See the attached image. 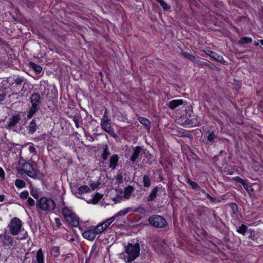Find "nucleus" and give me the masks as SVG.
Instances as JSON below:
<instances>
[{"mask_svg": "<svg viewBox=\"0 0 263 263\" xmlns=\"http://www.w3.org/2000/svg\"><path fill=\"white\" fill-rule=\"evenodd\" d=\"M100 184V183L98 181L90 183V186L92 190L97 189Z\"/></svg>", "mask_w": 263, "mask_h": 263, "instance_id": "nucleus-42", "label": "nucleus"}, {"mask_svg": "<svg viewBox=\"0 0 263 263\" xmlns=\"http://www.w3.org/2000/svg\"><path fill=\"white\" fill-rule=\"evenodd\" d=\"M36 207L37 210H40L46 212H50L55 208V202L49 198L42 197L36 202Z\"/></svg>", "mask_w": 263, "mask_h": 263, "instance_id": "nucleus-2", "label": "nucleus"}, {"mask_svg": "<svg viewBox=\"0 0 263 263\" xmlns=\"http://www.w3.org/2000/svg\"><path fill=\"white\" fill-rule=\"evenodd\" d=\"M159 189H161V187L156 186L153 189L150 194L147 197V200L148 201H152L156 198Z\"/></svg>", "mask_w": 263, "mask_h": 263, "instance_id": "nucleus-17", "label": "nucleus"}, {"mask_svg": "<svg viewBox=\"0 0 263 263\" xmlns=\"http://www.w3.org/2000/svg\"><path fill=\"white\" fill-rule=\"evenodd\" d=\"M182 104L183 101L182 100H174L169 102L168 106L169 108L173 109Z\"/></svg>", "mask_w": 263, "mask_h": 263, "instance_id": "nucleus-19", "label": "nucleus"}, {"mask_svg": "<svg viewBox=\"0 0 263 263\" xmlns=\"http://www.w3.org/2000/svg\"><path fill=\"white\" fill-rule=\"evenodd\" d=\"M205 195L208 198H209L211 195H210L208 193H206V194H205Z\"/></svg>", "mask_w": 263, "mask_h": 263, "instance_id": "nucleus-57", "label": "nucleus"}, {"mask_svg": "<svg viewBox=\"0 0 263 263\" xmlns=\"http://www.w3.org/2000/svg\"><path fill=\"white\" fill-rule=\"evenodd\" d=\"M215 138L214 133H211L208 136V140L210 142H213L214 139Z\"/></svg>", "mask_w": 263, "mask_h": 263, "instance_id": "nucleus-44", "label": "nucleus"}, {"mask_svg": "<svg viewBox=\"0 0 263 263\" xmlns=\"http://www.w3.org/2000/svg\"><path fill=\"white\" fill-rule=\"evenodd\" d=\"M41 97L38 93H33L30 98V101L31 103V107L27 114V118L30 119L40 109V104L41 103Z\"/></svg>", "mask_w": 263, "mask_h": 263, "instance_id": "nucleus-4", "label": "nucleus"}, {"mask_svg": "<svg viewBox=\"0 0 263 263\" xmlns=\"http://www.w3.org/2000/svg\"><path fill=\"white\" fill-rule=\"evenodd\" d=\"M81 117L79 114H76L75 115L73 116V121L75 123L76 126L77 128H79L80 127L79 125V122L81 119Z\"/></svg>", "mask_w": 263, "mask_h": 263, "instance_id": "nucleus-27", "label": "nucleus"}, {"mask_svg": "<svg viewBox=\"0 0 263 263\" xmlns=\"http://www.w3.org/2000/svg\"><path fill=\"white\" fill-rule=\"evenodd\" d=\"M110 167L115 168V155H113L110 158Z\"/></svg>", "mask_w": 263, "mask_h": 263, "instance_id": "nucleus-35", "label": "nucleus"}, {"mask_svg": "<svg viewBox=\"0 0 263 263\" xmlns=\"http://www.w3.org/2000/svg\"><path fill=\"white\" fill-rule=\"evenodd\" d=\"M116 180L119 183H122L123 181V176L121 175V174H118L116 176Z\"/></svg>", "mask_w": 263, "mask_h": 263, "instance_id": "nucleus-45", "label": "nucleus"}, {"mask_svg": "<svg viewBox=\"0 0 263 263\" xmlns=\"http://www.w3.org/2000/svg\"><path fill=\"white\" fill-rule=\"evenodd\" d=\"M27 82V80L22 76H17L16 78L13 79V82L11 84V85H14L15 87H20L22 85H23V87L21 89V91H23L24 89V86Z\"/></svg>", "mask_w": 263, "mask_h": 263, "instance_id": "nucleus-9", "label": "nucleus"}, {"mask_svg": "<svg viewBox=\"0 0 263 263\" xmlns=\"http://www.w3.org/2000/svg\"><path fill=\"white\" fill-rule=\"evenodd\" d=\"M242 185L243 187L247 191H249V185L247 183L246 180L243 183Z\"/></svg>", "mask_w": 263, "mask_h": 263, "instance_id": "nucleus-49", "label": "nucleus"}, {"mask_svg": "<svg viewBox=\"0 0 263 263\" xmlns=\"http://www.w3.org/2000/svg\"><path fill=\"white\" fill-rule=\"evenodd\" d=\"M234 180L241 183V184H243V183L246 181L244 179H242V178H240L239 177H236L235 178H234Z\"/></svg>", "mask_w": 263, "mask_h": 263, "instance_id": "nucleus-47", "label": "nucleus"}, {"mask_svg": "<svg viewBox=\"0 0 263 263\" xmlns=\"http://www.w3.org/2000/svg\"><path fill=\"white\" fill-rule=\"evenodd\" d=\"M63 215L65 221L72 226L76 227L79 224V218L68 207L65 206L62 210Z\"/></svg>", "mask_w": 263, "mask_h": 263, "instance_id": "nucleus-3", "label": "nucleus"}, {"mask_svg": "<svg viewBox=\"0 0 263 263\" xmlns=\"http://www.w3.org/2000/svg\"><path fill=\"white\" fill-rule=\"evenodd\" d=\"M115 216H112L111 217L106 219L104 222L102 223L103 224L104 227L106 229L111 224V223L115 220Z\"/></svg>", "mask_w": 263, "mask_h": 263, "instance_id": "nucleus-25", "label": "nucleus"}, {"mask_svg": "<svg viewBox=\"0 0 263 263\" xmlns=\"http://www.w3.org/2000/svg\"><path fill=\"white\" fill-rule=\"evenodd\" d=\"M93 230L97 235L98 234L102 233L106 229L104 227L103 224L102 223H100L97 225Z\"/></svg>", "mask_w": 263, "mask_h": 263, "instance_id": "nucleus-22", "label": "nucleus"}, {"mask_svg": "<svg viewBox=\"0 0 263 263\" xmlns=\"http://www.w3.org/2000/svg\"><path fill=\"white\" fill-rule=\"evenodd\" d=\"M15 185L18 188H22L26 186V183L24 181L21 179H16L15 181Z\"/></svg>", "mask_w": 263, "mask_h": 263, "instance_id": "nucleus-28", "label": "nucleus"}, {"mask_svg": "<svg viewBox=\"0 0 263 263\" xmlns=\"http://www.w3.org/2000/svg\"><path fill=\"white\" fill-rule=\"evenodd\" d=\"M55 222L57 227L58 228H60L61 226H62V223H61V220H60V218H55Z\"/></svg>", "mask_w": 263, "mask_h": 263, "instance_id": "nucleus-46", "label": "nucleus"}, {"mask_svg": "<svg viewBox=\"0 0 263 263\" xmlns=\"http://www.w3.org/2000/svg\"><path fill=\"white\" fill-rule=\"evenodd\" d=\"M112 200L115 201V198H114Z\"/></svg>", "mask_w": 263, "mask_h": 263, "instance_id": "nucleus-64", "label": "nucleus"}, {"mask_svg": "<svg viewBox=\"0 0 263 263\" xmlns=\"http://www.w3.org/2000/svg\"><path fill=\"white\" fill-rule=\"evenodd\" d=\"M254 45H255V46H258V42H255V43H254Z\"/></svg>", "mask_w": 263, "mask_h": 263, "instance_id": "nucleus-60", "label": "nucleus"}, {"mask_svg": "<svg viewBox=\"0 0 263 263\" xmlns=\"http://www.w3.org/2000/svg\"><path fill=\"white\" fill-rule=\"evenodd\" d=\"M131 211L130 208H127L123 210H121L117 214H116V217L119 216L125 215Z\"/></svg>", "mask_w": 263, "mask_h": 263, "instance_id": "nucleus-30", "label": "nucleus"}, {"mask_svg": "<svg viewBox=\"0 0 263 263\" xmlns=\"http://www.w3.org/2000/svg\"><path fill=\"white\" fill-rule=\"evenodd\" d=\"M138 120L143 126L145 127L146 130H149L150 129L151 124L148 119L145 118L140 117L138 118Z\"/></svg>", "mask_w": 263, "mask_h": 263, "instance_id": "nucleus-18", "label": "nucleus"}, {"mask_svg": "<svg viewBox=\"0 0 263 263\" xmlns=\"http://www.w3.org/2000/svg\"><path fill=\"white\" fill-rule=\"evenodd\" d=\"M5 199V196L4 195H0V201L2 202Z\"/></svg>", "mask_w": 263, "mask_h": 263, "instance_id": "nucleus-52", "label": "nucleus"}, {"mask_svg": "<svg viewBox=\"0 0 263 263\" xmlns=\"http://www.w3.org/2000/svg\"><path fill=\"white\" fill-rule=\"evenodd\" d=\"M187 182L191 185V186L192 187V188L193 189H199V186L198 185V184L193 181H192L191 179H187Z\"/></svg>", "mask_w": 263, "mask_h": 263, "instance_id": "nucleus-33", "label": "nucleus"}, {"mask_svg": "<svg viewBox=\"0 0 263 263\" xmlns=\"http://www.w3.org/2000/svg\"><path fill=\"white\" fill-rule=\"evenodd\" d=\"M29 193L27 191H24L21 193L20 197L22 199H27L28 198Z\"/></svg>", "mask_w": 263, "mask_h": 263, "instance_id": "nucleus-38", "label": "nucleus"}, {"mask_svg": "<svg viewBox=\"0 0 263 263\" xmlns=\"http://www.w3.org/2000/svg\"><path fill=\"white\" fill-rule=\"evenodd\" d=\"M110 135L112 137L115 138V133H109Z\"/></svg>", "mask_w": 263, "mask_h": 263, "instance_id": "nucleus-55", "label": "nucleus"}, {"mask_svg": "<svg viewBox=\"0 0 263 263\" xmlns=\"http://www.w3.org/2000/svg\"><path fill=\"white\" fill-rule=\"evenodd\" d=\"M183 55L187 58V59L192 60V61H194L195 59V57L191 55L190 53H188V52H184L183 53Z\"/></svg>", "mask_w": 263, "mask_h": 263, "instance_id": "nucleus-39", "label": "nucleus"}, {"mask_svg": "<svg viewBox=\"0 0 263 263\" xmlns=\"http://www.w3.org/2000/svg\"><path fill=\"white\" fill-rule=\"evenodd\" d=\"M36 258L37 263H44L43 253L41 249L37 252Z\"/></svg>", "mask_w": 263, "mask_h": 263, "instance_id": "nucleus-21", "label": "nucleus"}, {"mask_svg": "<svg viewBox=\"0 0 263 263\" xmlns=\"http://www.w3.org/2000/svg\"><path fill=\"white\" fill-rule=\"evenodd\" d=\"M125 248V255L124 256L126 258L127 262H132L139 256L140 249L138 243L134 245L128 243Z\"/></svg>", "mask_w": 263, "mask_h": 263, "instance_id": "nucleus-1", "label": "nucleus"}, {"mask_svg": "<svg viewBox=\"0 0 263 263\" xmlns=\"http://www.w3.org/2000/svg\"><path fill=\"white\" fill-rule=\"evenodd\" d=\"M99 75H100V76H101V80H102V76H102V73H101V72H99Z\"/></svg>", "mask_w": 263, "mask_h": 263, "instance_id": "nucleus-61", "label": "nucleus"}, {"mask_svg": "<svg viewBox=\"0 0 263 263\" xmlns=\"http://www.w3.org/2000/svg\"><path fill=\"white\" fill-rule=\"evenodd\" d=\"M0 177H2L3 178L5 177V173L3 170V169L0 167Z\"/></svg>", "mask_w": 263, "mask_h": 263, "instance_id": "nucleus-50", "label": "nucleus"}, {"mask_svg": "<svg viewBox=\"0 0 263 263\" xmlns=\"http://www.w3.org/2000/svg\"><path fill=\"white\" fill-rule=\"evenodd\" d=\"M28 236V235H27V233L26 232L23 236V237H20V239H25L27 238V237Z\"/></svg>", "mask_w": 263, "mask_h": 263, "instance_id": "nucleus-51", "label": "nucleus"}, {"mask_svg": "<svg viewBox=\"0 0 263 263\" xmlns=\"http://www.w3.org/2000/svg\"><path fill=\"white\" fill-rule=\"evenodd\" d=\"M35 164L30 163L28 162L24 163L22 164L23 171L30 177L33 179L38 178V174L34 167Z\"/></svg>", "mask_w": 263, "mask_h": 263, "instance_id": "nucleus-8", "label": "nucleus"}, {"mask_svg": "<svg viewBox=\"0 0 263 263\" xmlns=\"http://www.w3.org/2000/svg\"><path fill=\"white\" fill-rule=\"evenodd\" d=\"M231 208L232 209L233 213H236L237 211V205L235 203H231L230 204Z\"/></svg>", "mask_w": 263, "mask_h": 263, "instance_id": "nucleus-41", "label": "nucleus"}, {"mask_svg": "<svg viewBox=\"0 0 263 263\" xmlns=\"http://www.w3.org/2000/svg\"><path fill=\"white\" fill-rule=\"evenodd\" d=\"M21 119V115L19 114L14 115L11 118H9V122L6 125L7 127L11 128L12 127L15 126Z\"/></svg>", "mask_w": 263, "mask_h": 263, "instance_id": "nucleus-10", "label": "nucleus"}, {"mask_svg": "<svg viewBox=\"0 0 263 263\" xmlns=\"http://www.w3.org/2000/svg\"><path fill=\"white\" fill-rule=\"evenodd\" d=\"M36 124L34 121V120H33L29 124V132H35L36 130Z\"/></svg>", "mask_w": 263, "mask_h": 263, "instance_id": "nucleus-32", "label": "nucleus"}, {"mask_svg": "<svg viewBox=\"0 0 263 263\" xmlns=\"http://www.w3.org/2000/svg\"><path fill=\"white\" fill-rule=\"evenodd\" d=\"M206 53L208 55H210L211 58H212L214 60L217 62L223 63L224 61L222 56L218 54L217 53L213 51H212L211 50H208L206 52Z\"/></svg>", "mask_w": 263, "mask_h": 263, "instance_id": "nucleus-13", "label": "nucleus"}, {"mask_svg": "<svg viewBox=\"0 0 263 263\" xmlns=\"http://www.w3.org/2000/svg\"><path fill=\"white\" fill-rule=\"evenodd\" d=\"M29 65L37 73H40L42 71V67L33 62H29Z\"/></svg>", "mask_w": 263, "mask_h": 263, "instance_id": "nucleus-20", "label": "nucleus"}, {"mask_svg": "<svg viewBox=\"0 0 263 263\" xmlns=\"http://www.w3.org/2000/svg\"><path fill=\"white\" fill-rule=\"evenodd\" d=\"M110 120L108 119L106 117L104 116L101 121L102 128L105 132H110Z\"/></svg>", "mask_w": 263, "mask_h": 263, "instance_id": "nucleus-12", "label": "nucleus"}, {"mask_svg": "<svg viewBox=\"0 0 263 263\" xmlns=\"http://www.w3.org/2000/svg\"><path fill=\"white\" fill-rule=\"evenodd\" d=\"M143 183L144 187H148L151 186V181L149 175H145L143 176Z\"/></svg>", "mask_w": 263, "mask_h": 263, "instance_id": "nucleus-23", "label": "nucleus"}, {"mask_svg": "<svg viewBox=\"0 0 263 263\" xmlns=\"http://www.w3.org/2000/svg\"><path fill=\"white\" fill-rule=\"evenodd\" d=\"M31 195L35 199L39 198L40 196V193L37 189H32L30 191Z\"/></svg>", "mask_w": 263, "mask_h": 263, "instance_id": "nucleus-29", "label": "nucleus"}, {"mask_svg": "<svg viewBox=\"0 0 263 263\" xmlns=\"http://www.w3.org/2000/svg\"><path fill=\"white\" fill-rule=\"evenodd\" d=\"M22 226V221L18 218L14 217L11 219L8 227L11 234L16 235L20 232Z\"/></svg>", "mask_w": 263, "mask_h": 263, "instance_id": "nucleus-6", "label": "nucleus"}, {"mask_svg": "<svg viewBox=\"0 0 263 263\" xmlns=\"http://www.w3.org/2000/svg\"><path fill=\"white\" fill-rule=\"evenodd\" d=\"M51 255L58 257L60 254V248L59 247H53L51 251Z\"/></svg>", "mask_w": 263, "mask_h": 263, "instance_id": "nucleus-26", "label": "nucleus"}, {"mask_svg": "<svg viewBox=\"0 0 263 263\" xmlns=\"http://www.w3.org/2000/svg\"><path fill=\"white\" fill-rule=\"evenodd\" d=\"M158 3H160L161 6L162 7L163 9L168 10L170 9V7L167 5L163 0H156Z\"/></svg>", "mask_w": 263, "mask_h": 263, "instance_id": "nucleus-37", "label": "nucleus"}, {"mask_svg": "<svg viewBox=\"0 0 263 263\" xmlns=\"http://www.w3.org/2000/svg\"><path fill=\"white\" fill-rule=\"evenodd\" d=\"M82 235L84 238L92 241L96 238L97 234L92 229L84 231Z\"/></svg>", "mask_w": 263, "mask_h": 263, "instance_id": "nucleus-11", "label": "nucleus"}, {"mask_svg": "<svg viewBox=\"0 0 263 263\" xmlns=\"http://www.w3.org/2000/svg\"><path fill=\"white\" fill-rule=\"evenodd\" d=\"M109 155H110V153L108 151L107 147H106L105 148H104L103 153L102 154L103 159L104 160H106L108 158Z\"/></svg>", "mask_w": 263, "mask_h": 263, "instance_id": "nucleus-36", "label": "nucleus"}, {"mask_svg": "<svg viewBox=\"0 0 263 263\" xmlns=\"http://www.w3.org/2000/svg\"><path fill=\"white\" fill-rule=\"evenodd\" d=\"M141 150V148L140 146H137L135 148L134 153L130 158V161L133 162L138 161Z\"/></svg>", "mask_w": 263, "mask_h": 263, "instance_id": "nucleus-14", "label": "nucleus"}, {"mask_svg": "<svg viewBox=\"0 0 263 263\" xmlns=\"http://www.w3.org/2000/svg\"><path fill=\"white\" fill-rule=\"evenodd\" d=\"M83 133L84 134L85 137H86L87 138H88L87 135H88L89 133L85 132V133Z\"/></svg>", "mask_w": 263, "mask_h": 263, "instance_id": "nucleus-56", "label": "nucleus"}, {"mask_svg": "<svg viewBox=\"0 0 263 263\" xmlns=\"http://www.w3.org/2000/svg\"><path fill=\"white\" fill-rule=\"evenodd\" d=\"M92 137H90V139L89 140L90 141V140H92Z\"/></svg>", "mask_w": 263, "mask_h": 263, "instance_id": "nucleus-63", "label": "nucleus"}, {"mask_svg": "<svg viewBox=\"0 0 263 263\" xmlns=\"http://www.w3.org/2000/svg\"><path fill=\"white\" fill-rule=\"evenodd\" d=\"M259 42L260 43V44H261V45H263V40H260V41H259Z\"/></svg>", "mask_w": 263, "mask_h": 263, "instance_id": "nucleus-58", "label": "nucleus"}, {"mask_svg": "<svg viewBox=\"0 0 263 263\" xmlns=\"http://www.w3.org/2000/svg\"><path fill=\"white\" fill-rule=\"evenodd\" d=\"M177 136L183 137H189L191 139H192L191 135L188 133H178Z\"/></svg>", "mask_w": 263, "mask_h": 263, "instance_id": "nucleus-40", "label": "nucleus"}, {"mask_svg": "<svg viewBox=\"0 0 263 263\" xmlns=\"http://www.w3.org/2000/svg\"><path fill=\"white\" fill-rule=\"evenodd\" d=\"M27 203L29 205L32 206L34 205L35 201L32 198L29 197L28 198Z\"/></svg>", "mask_w": 263, "mask_h": 263, "instance_id": "nucleus-43", "label": "nucleus"}, {"mask_svg": "<svg viewBox=\"0 0 263 263\" xmlns=\"http://www.w3.org/2000/svg\"><path fill=\"white\" fill-rule=\"evenodd\" d=\"M7 89L5 87L0 88V102L4 101L7 96Z\"/></svg>", "mask_w": 263, "mask_h": 263, "instance_id": "nucleus-24", "label": "nucleus"}, {"mask_svg": "<svg viewBox=\"0 0 263 263\" xmlns=\"http://www.w3.org/2000/svg\"><path fill=\"white\" fill-rule=\"evenodd\" d=\"M90 190L87 185H83L79 187L76 191V195L77 197H80V196L83 194L90 192Z\"/></svg>", "mask_w": 263, "mask_h": 263, "instance_id": "nucleus-16", "label": "nucleus"}, {"mask_svg": "<svg viewBox=\"0 0 263 263\" xmlns=\"http://www.w3.org/2000/svg\"><path fill=\"white\" fill-rule=\"evenodd\" d=\"M252 41V40L250 37H243L240 41V43H241V44H243L246 43H251Z\"/></svg>", "mask_w": 263, "mask_h": 263, "instance_id": "nucleus-34", "label": "nucleus"}, {"mask_svg": "<svg viewBox=\"0 0 263 263\" xmlns=\"http://www.w3.org/2000/svg\"><path fill=\"white\" fill-rule=\"evenodd\" d=\"M247 230V227L243 224H242L237 230V231L240 234L245 235Z\"/></svg>", "mask_w": 263, "mask_h": 263, "instance_id": "nucleus-31", "label": "nucleus"}, {"mask_svg": "<svg viewBox=\"0 0 263 263\" xmlns=\"http://www.w3.org/2000/svg\"><path fill=\"white\" fill-rule=\"evenodd\" d=\"M91 200L93 201V203H96V202H97V201H94V200H93V199H91Z\"/></svg>", "mask_w": 263, "mask_h": 263, "instance_id": "nucleus-62", "label": "nucleus"}, {"mask_svg": "<svg viewBox=\"0 0 263 263\" xmlns=\"http://www.w3.org/2000/svg\"><path fill=\"white\" fill-rule=\"evenodd\" d=\"M198 189L201 192V193H202L204 195L206 194V192L204 189H202L200 187H199V189Z\"/></svg>", "mask_w": 263, "mask_h": 263, "instance_id": "nucleus-54", "label": "nucleus"}, {"mask_svg": "<svg viewBox=\"0 0 263 263\" xmlns=\"http://www.w3.org/2000/svg\"><path fill=\"white\" fill-rule=\"evenodd\" d=\"M148 221L152 226L157 228H164L167 224L165 218L158 215L149 216Z\"/></svg>", "mask_w": 263, "mask_h": 263, "instance_id": "nucleus-5", "label": "nucleus"}, {"mask_svg": "<svg viewBox=\"0 0 263 263\" xmlns=\"http://www.w3.org/2000/svg\"><path fill=\"white\" fill-rule=\"evenodd\" d=\"M29 151L31 153L36 154L35 149L33 146H29Z\"/></svg>", "mask_w": 263, "mask_h": 263, "instance_id": "nucleus-48", "label": "nucleus"}, {"mask_svg": "<svg viewBox=\"0 0 263 263\" xmlns=\"http://www.w3.org/2000/svg\"><path fill=\"white\" fill-rule=\"evenodd\" d=\"M134 191V187L130 185L125 187L123 192L121 191H116L117 193L116 202H120L121 201L128 199Z\"/></svg>", "mask_w": 263, "mask_h": 263, "instance_id": "nucleus-7", "label": "nucleus"}, {"mask_svg": "<svg viewBox=\"0 0 263 263\" xmlns=\"http://www.w3.org/2000/svg\"><path fill=\"white\" fill-rule=\"evenodd\" d=\"M209 199L211 200V202H214L215 201V199L212 197L211 196L209 198Z\"/></svg>", "mask_w": 263, "mask_h": 263, "instance_id": "nucleus-53", "label": "nucleus"}, {"mask_svg": "<svg viewBox=\"0 0 263 263\" xmlns=\"http://www.w3.org/2000/svg\"><path fill=\"white\" fill-rule=\"evenodd\" d=\"M116 165H117V162H118V156L116 155Z\"/></svg>", "mask_w": 263, "mask_h": 263, "instance_id": "nucleus-59", "label": "nucleus"}, {"mask_svg": "<svg viewBox=\"0 0 263 263\" xmlns=\"http://www.w3.org/2000/svg\"><path fill=\"white\" fill-rule=\"evenodd\" d=\"M3 242L4 245H5L9 248H11L13 245V238L10 235L5 234Z\"/></svg>", "mask_w": 263, "mask_h": 263, "instance_id": "nucleus-15", "label": "nucleus"}]
</instances>
